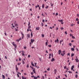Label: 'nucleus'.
<instances>
[{
    "mask_svg": "<svg viewBox=\"0 0 79 79\" xmlns=\"http://www.w3.org/2000/svg\"><path fill=\"white\" fill-rule=\"evenodd\" d=\"M12 44H13V45H14V46L15 47V48H16V47H17L16 45L15 44V42H13L12 43Z\"/></svg>",
    "mask_w": 79,
    "mask_h": 79,
    "instance_id": "obj_1",
    "label": "nucleus"
},
{
    "mask_svg": "<svg viewBox=\"0 0 79 79\" xmlns=\"http://www.w3.org/2000/svg\"><path fill=\"white\" fill-rule=\"evenodd\" d=\"M21 52L22 53V54L23 56H24V51H21Z\"/></svg>",
    "mask_w": 79,
    "mask_h": 79,
    "instance_id": "obj_2",
    "label": "nucleus"
},
{
    "mask_svg": "<svg viewBox=\"0 0 79 79\" xmlns=\"http://www.w3.org/2000/svg\"><path fill=\"white\" fill-rule=\"evenodd\" d=\"M55 61V59H54L53 57H52L51 60V61H52V62H53V61Z\"/></svg>",
    "mask_w": 79,
    "mask_h": 79,
    "instance_id": "obj_3",
    "label": "nucleus"
},
{
    "mask_svg": "<svg viewBox=\"0 0 79 79\" xmlns=\"http://www.w3.org/2000/svg\"><path fill=\"white\" fill-rule=\"evenodd\" d=\"M75 60L77 63H78L79 61V60L78 59H76Z\"/></svg>",
    "mask_w": 79,
    "mask_h": 79,
    "instance_id": "obj_4",
    "label": "nucleus"
},
{
    "mask_svg": "<svg viewBox=\"0 0 79 79\" xmlns=\"http://www.w3.org/2000/svg\"><path fill=\"white\" fill-rule=\"evenodd\" d=\"M74 65H73L71 67V69L72 70H73L74 69Z\"/></svg>",
    "mask_w": 79,
    "mask_h": 79,
    "instance_id": "obj_5",
    "label": "nucleus"
},
{
    "mask_svg": "<svg viewBox=\"0 0 79 79\" xmlns=\"http://www.w3.org/2000/svg\"><path fill=\"white\" fill-rule=\"evenodd\" d=\"M61 53V50H59V52H58L59 55H60Z\"/></svg>",
    "mask_w": 79,
    "mask_h": 79,
    "instance_id": "obj_6",
    "label": "nucleus"
},
{
    "mask_svg": "<svg viewBox=\"0 0 79 79\" xmlns=\"http://www.w3.org/2000/svg\"><path fill=\"white\" fill-rule=\"evenodd\" d=\"M34 41H35V40H32V39H31V42L32 43H33V42H34Z\"/></svg>",
    "mask_w": 79,
    "mask_h": 79,
    "instance_id": "obj_7",
    "label": "nucleus"
},
{
    "mask_svg": "<svg viewBox=\"0 0 79 79\" xmlns=\"http://www.w3.org/2000/svg\"><path fill=\"white\" fill-rule=\"evenodd\" d=\"M21 34L22 35V39H23V38H24V34L23 33H22V32H21Z\"/></svg>",
    "mask_w": 79,
    "mask_h": 79,
    "instance_id": "obj_8",
    "label": "nucleus"
},
{
    "mask_svg": "<svg viewBox=\"0 0 79 79\" xmlns=\"http://www.w3.org/2000/svg\"><path fill=\"white\" fill-rule=\"evenodd\" d=\"M16 71H17L18 70V68L17 67V65H15Z\"/></svg>",
    "mask_w": 79,
    "mask_h": 79,
    "instance_id": "obj_9",
    "label": "nucleus"
},
{
    "mask_svg": "<svg viewBox=\"0 0 79 79\" xmlns=\"http://www.w3.org/2000/svg\"><path fill=\"white\" fill-rule=\"evenodd\" d=\"M36 30H39L40 29V28L39 27H36Z\"/></svg>",
    "mask_w": 79,
    "mask_h": 79,
    "instance_id": "obj_10",
    "label": "nucleus"
},
{
    "mask_svg": "<svg viewBox=\"0 0 79 79\" xmlns=\"http://www.w3.org/2000/svg\"><path fill=\"white\" fill-rule=\"evenodd\" d=\"M58 21H59V22H63V19H61V20H58Z\"/></svg>",
    "mask_w": 79,
    "mask_h": 79,
    "instance_id": "obj_11",
    "label": "nucleus"
},
{
    "mask_svg": "<svg viewBox=\"0 0 79 79\" xmlns=\"http://www.w3.org/2000/svg\"><path fill=\"white\" fill-rule=\"evenodd\" d=\"M27 37H28V38H30V35H29V34H28L27 35Z\"/></svg>",
    "mask_w": 79,
    "mask_h": 79,
    "instance_id": "obj_12",
    "label": "nucleus"
},
{
    "mask_svg": "<svg viewBox=\"0 0 79 79\" xmlns=\"http://www.w3.org/2000/svg\"><path fill=\"white\" fill-rule=\"evenodd\" d=\"M54 71L55 72V73L56 74V72H57V70L56 69H54Z\"/></svg>",
    "mask_w": 79,
    "mask_h": 79,
    "instance_id": "obj_13",
    "label": "nucleus"
},
{
    "mask_svg": "<svg viewBox=\"0 0 79 79\" xmlns=\"http://www.w3.org/2000/svg\"><path fill=\"white\" fill-rule=\"evenodd\" d=\"M35 69L34 68V69H33V71L34 72V73H35Z\"/></svg>",
    "mask_w": 79,
    "mask_h": 79,
    "instance_id": "obj_14",
    "label": "nucleus"
},
{
    "mask_svg": "<svg viewBox=\"0 0 79 79\" xmlns=\"http://www.w3.org/2000/svg\"><path fill=\"white\" fill-rule=\"evenodd\" d=\"M71 50L72 51H74V48H71Z\"/></svg>",
    "mask_w": 79,
    "mask_h": 79,
    "instance_id": "obj_15",
    "label": "nucleus"
},
{
    "mask_svg": "<svg viewBox=\"0 0 79 79\" xmlns=\"http://www.w3.org/2000/svg\"><path fill=\"white\" fill-rule=\"evenodd\" d=\"M22 79H26V77H24L23 76H22Z\"/></svg>",
    "mask_w": 79,
    "mask_h": 79,
    "instance_id": "obj_16",
    "label": "nucleus"
},
{
    "mask_svg": "<svg viewBox=\"0 0 79 79\" xmlns=\"http://www.w3.org/2000/svg\"><path fill=\"white\" fill-rule=\"evenodd\" d=\"M45 6V5H44V4H43V5H42V8H44V6Z\"/></svg>",
    "mask_w": 79,
    "mask_h": 79,
    "instance_id": "obj_17",
    "label": "nucleus"
},
{
    "mask_svg": "<svg viewBox=\"0 0 79 79\" xmlns=\"http://www.w3.org/2000/svg\"><path fill=\"white\" fill-rule=\"evenodd\" d=\"M20 38H19V40H16V41H17V42H19V41H20Z\"/></svg>",
    "mask_w": 79,
    "mask_h": 79,
    "instance_id": "obj_18",
    "label": "nucleus"
},
{
    "mask_svg": "<svg viewBox=\"0 0 79 79\" xmlns=\"http://www.w3.org/2000/svg\"><path fill=\"white\" fill-rule=\"evenodd\" d=\"M31 65H32L33 66H35L34 64L32 63V62H31Z\"/></svg>",
    "mask_w": 79,
    "mask_h": 79,
    "instance_id": "obj_19",
    "label": "nucleus"
},
{
    "mask_svg": "<svg viewBox=\"0 0 79 79\" xmlns=\"http://www.w3.org/2000/svg\"><path fill=\"white\" fill-rule=\"evenodd\" d=\"M31 26H28V29H31Z\"/></svg>",
    "mask_w": 79,
    "mask_h": 79,
    "instance_id": "obj_20",
    "label": "nucleus"
},
{
    "mask_svg": "<svg viewBox=\"0 0 79 79\" xmlns=\"http://www.w3.org/2000/svg\"><path fill=\"white\" fill-rule=\"evenodd\" d=\"M76 21H79V19H78V18H77Z\"/></svg>",
    "mask_w": 79,
    "mask_h": 79,
    "instance_id": "obj_21",
    "label": "nucleus"
},
{
    "mask_svg": "<svg viewBox=\"0 0 79 79\" xmlns=\"http://www.w3.org/2000/svg\"><path fill=\"white\" fill-rule=\"evenodd\" d=\"M57 44H58V42H59V40L58 39H57Z\"/></svg>",
    "mask_w": 79,
    "mask_h": 79,
    "instance_id": "obj_22",
    "label": "nucleus"
},
{
    "mask_svg": "<svg viewBox=\"0 0 79 79\" xmlns=\"http://www.w3.org/2000/svg\"><path fill=\"white\" fill-rule=\"evenodd\" d=\"M31 37H32V36H33V35L32 34V32L31 33Z\"/></svg>",
    "mask_w": 79,
    "mask_h": 79,
    "instance_id": "obj_23",
    "label": "nucleus"
},
{
    "mask_svg": "<svg viewBox=\"0 0 79 79\" xmlns=\"http://www.w3.org/2000/svg\"><path fill=\"white\" fill-rule=\"evenodd\" d=\"M31 23H30V22H29L28 24V26H30V24Z\"/></svg>",
    "mask_w": 79,
    "mask_h": 79,
    "instance_id": "obj_24",
    "label": "nucleus"
},
{
    "mask_svg": "<svg viewBox=\"0 0 79 79\" xmlns=\"http://www.w3.org/2000/svg\"><path fill=\"white\" fill-rule=\"evenodd\" d=\"M11 26H12V27H15V26H13V23H12V24H11Z\"/></svg>",
    "mask_w": 79,
    "mask_h": 79,
    "instance_id": "obj_25",
    "label": "nucleus"
},
{
    "mask_svg": "<svg viewBox=\"0 0 79 79\" xmlns=\"http://www.w3.org/2000/svg\"><path fill=\"white\" fill-rule=\"evenodd\" d=\"M2 77H3V79H5V75H2Z\"/></svg>",
    "mask_w": 79,
    "mask_h": 79,
    "instance_id": "obj_26",
    "label": "nucleus"
},
{
    "mask_svg": "<svg viewBox=\"0 0 79 79\" xmlns=\"http://www.w3.org/2000/svg\"><path fill=\"white\" fill-rule=\"evenodd\" d=\"M74 54H71V56H72V57H73V56H74Z\"/></svg>",
    "mask_w": 79,
    "mask_h": 79,
    "instance_id": "obj_27",
    "label": "nucleus"
},
{
    "mask_svg": "<svg viewBox=\"0 0 79 79\" xmlns=\"http://www.w3.org/2000/svg\"><path fill=\"white\" fill-rule=\"evenodd\" d=\"M46 45L47 46L48 45V42H46Z\"/></svg>",
    "mask_w": 79,
    "mask_h": 79,
    "instance_id": "obj_28",
    "label": "nucleus"
},
{
    "mask_svg": "<svg viewBox=\"0 0 79 79\" xmlns=\"http://www.w3.org/2000/svg\"><path fill=\"white\" fill-rule=\"evenodd\" d=\"M63 54L64 55H65V51H63Z\"/></svg>",
    "mask_w": 79,
    "mask_h": 79,
    "instance_id": "obj_29",
    "label": "nucleus"
},
{
    "mask_svg": "<svg viewBox=\"0 0 79 79\" xmlns=\"http://www.w3.org/2000/svg\"><path fill=\"white\" fill-rule=\"evenodd\" d=\"M60 29L61 30H62L63 29H64V28H63V27H60Z\"/></svg>",
    "mask_w": 79,
    "mask_h": 79,
    "instance_id": "obj_30",
    "label": "nucleus"
},
{
    "mask_svg": "<svg viewBox=\"0 0 79 79\" xmlns=\"http://www.w3.org/2000/svg\"><path fill=\"white\" fill-rule=\"evenodd\" d=\"M68 72L69 73H70V74H72V72L70 71H68Z\"/></svg>",
    "mask_w": 79,
    "mask_h": 79,
    "instance_id": "obj_31",
    "label": "nucleus"
},
{
    "mask_svg": "<svg viewBox=\"0 0 79 79\" xmlns=\"http://www.w3.org/2000/svg\"><path fill=\"white\" fill-rule=\"evenodd\" d=\"M34 79H37V77H34Z\"/></svg>",
    "mask_w": 79,
    "mask_h": 79,
    "instance_id": "obj_32",
    "label": "nucleus"
},
{
    "mask_svg": "<svg viewBox=\"0 0 79 79\" xmlns=\"http://www.w3.org/2000/svg\"><path fill=\"white\" fill-rule=\"evenodd\" d=\"M61 55L63 56H64V54H63L62 53H61Z\"/></svg>",
    "mask_w": 79,
    "mask_h": 79,
    "instance_id": "obj_33",
    "label": "nucleus"
},
{
    "mask_svg": "<svg viewBox=\"0 0 79 79\" xmlns=\"http://www.w3.org/2000/svg\"><path fill=\"white\" fill-rule=\"evenodd\" d=\"M31 75H33V74H34V73L33 72H31Z\"/></svg>",
    "mask_w": 79,
    "mask_h": 79,
    "instance_id": "obj_34",
    "label": "nucleus"
},
{
    "mask_svg": "<svg viewBox=\"0 0 79 79\" xmlns=\"http://www.w3.org/2000/svg\"><path fill=\"white\" fill-rule=\"evenodd\" d=\"M69 45L70 46H71V45H72V44L71 43H69Z\"/></svg>",
    "mask_w": 79,
    "mask_h": 79,
    "instance_id": "obj_35",
    "label": "nucleus"
},
{
    "mask_svg": "<svg viewBox=\"0 0 79 79\" xmlns=\"http://www.w3.org/2000/svg\"><path fill=\"white\" fill-rule=\"evenodd\" d=\"M30 57H31V55H28V58H30Z\"/></svg>",
    "mask_w": 79,
    "mask_h": 79,
    "instance_id": "obj_36",
    "label": "nucleus"
},
{
    "mask_svg": "<svg viewBox=\"0 0 79 79\" xmlns=\"http://www.w3.org/2000/svg\"><path fill=\"white\" fill-rule=\"evenodd\" d=\"M72 39H75V37L74 36H72Z\"/></svg>",
    "mask_w": 79,
    "mask_h": 79,
    "instance_id": "obj_37",
    "label": "nucleus"
},
{
    "mask_svg": "<svg viewBox=\"0 0 79 79\" xmlns=\"http://www.w3.org/2000/svg\"><path fill=\"white\" fill-rule=\"evenodd\" d=\"M52 58H53V53L52 54Z\"/></svg>",
    "mask_w": 79,
    "mask_h": 79,
    "instance_id": "obj_38",
    "label": "nucleus"
},
{
    "mask_svg": "<svg viewBox=\"0 0 79 79\" xmlns=\"http://www.w3.org/2000/svg\"><path fill=\"white\" fill-rule=\"evenodd\" d=\"M78 77V76H77V75L76 74V75H75V77L76 78H77Z\"/></svg>",
    "mask_w": 79,
    "mask_h": 79,
    "instance_id": "obj_39",
    "label": "nucleus"
},
{
    "mask_svg": "<svg viewBox=\"0 0 79 79\" xmlns=\"http://www.w3.org/2000/svg\"><path fill=\"white\" fill-rule=\"evenodd\" d=\"M48 8V6H47L45 8L47 9Z\"/></svg>",
    "mask_w": 79,
    "mask_h": 79,
    "instance_id": "obj_40",
    "label": "nucleus"
},
{
    "mask_svg": "<svg viewBox=\"0 0 79 79\" xmlns=\"http://www.w3.org/2000/svg\"><path fill=\"white\" fill-rule=\"evenodd\" d=\"M41 26H44V23H41Z\"/></svg>",
    "mask_w": 79,
    "mask_h": 79,
    "instance_id": "obj_41",
    "label": "nucleus"
},
{
    "mask_svg": "<svg viewBox=\"0 0 79 79\" xmlns=\"http://www.w3.org/2000/svg\"><path fill=\"white\" fill-rule=\"evenodd\" d=\"M27 67L28 68H29V64H28L27 65Z\"/></svg>",
    "mask_w": 79,
    "mask_h": 79,
    "instance_id": "obj_42",
    "label": "nucleus"
},
{
    "mask_svg": "<svg viewBox=\"0 0 79 79\" xmlns=\"http://www.w3.org/2000/svg\"><path fill=\"white\" fill-rule=\"evenodd\" d=\"M40 61H42V58H40Z\"/></svg>",
    "mask_w": 79,
    "mask_h": 79,
    "instance_id": "obj_43",
    "label": "nucleus"
},
{
    "mask_svg": "<svg viewBox=\"0 0 79 79\" xmlns=\"http://www.w3.org/2000/svg\"><path fill=\"white\" fill-rule=\"evenodd\" d=\"M48 47H52V46L51 45H48Z\"/></svg>",
    "mask_w": 79,
    "mask_h": 79,
    "instance_id": "obj_44",
    "label": "nucleus"
},
{
    "mask_svg": "<svg viewBox=\"0 0 79 79\" xmlns=\"http://www.w3.org/2000/svg\"><path fill=\"white\" fill-rule=\"evenodd\" d=\"M48 71H50V68H48V69H47Z\"/></svg>",
    "mask_w": 79,
    "mask_h": 79,
    "instance_id": "obj_45",
    "label": "nucleus"
},
{
    "mask_svg": "<svg viewBox=\"0 0 79 79\" xmlns=\"http://www.w3.org/2000/svg\"><path fill=\"white\" fill-rule=\"evenodd\" d=\"M58 15V13H56V16H57V15Z\"/></svg>",
    "mask_w": 79,
    "mask_h": 79,
    "instance_id": "obj_46",
    "label": "nucleus"
},
{
    "mask_svg": "<svg viewBox=\"0 0 79 79\" xmlns=\"http://www.w3.org/2000/svg\"><path fill=\"white\" fill-rule=\"evenodd\" d=\"M67 55H69V56H70V53H68L67 54Z\"/></svg>",
    "mask_w": 79,
    "mask_h": 79,
    "instance_id": "obj_47",
    "label": "nucleus"
},
{
    "mask_svg": "<svg viewBox=\"0 0 79 79\" xmlns=\"http://www.w3.org/2000/svg\"><path fill=\"white\" fill-rule=\"evenodd\" d=\"M42 21H43V23H45V20H44V19Z\"/></svg>",
    "mask_w": 79,
    "mask_h": 79,
    "instance_id": "obj_48",
    "label": "nucleus"
},
{
    "mask_svg": "<svg viewBox=\"0 0 79 79\" xmlns=\"http://www.w3.org/2000/svg\"><path fill=\"white\" fill-rule=\"evenodd\" d=\"M23 64H25V62H24V61H23Z\"/></svg>",
    "mask_w": 79,
    "mask_h": 79,
    "instance_id": "obj_49",
    "label": "nucleus"
},
{
    "mask_svg": "<svg viewBox=\"0 0 79 79\" xmlns=\"http://www.w3.org/2000/svg\"><path fill=\"white\" fill-rule=\"evenodd\" d=\"M42 37H44V35H42Z\"/></svg>",
    "mask_w": 79,
    "mask_h": 79,
    "instance_id": "obj_50",
    "label": "nucleus"
},
{
    "mask_svg": "<svg viewBox=\"0 0 79 79\" xmlns=\"http://www.w3.org/2000/svg\"><path fill=\"white\" fill-rule=\"evenodd\" d=\"M70 36H73V35H72V34H70Z\"/></svg>",
    "mask_w": 79,
    "mask_h": 79,
    "instance_id": "obj_51",
    "label": "nucleus"
},
{
    "mask_svg": "<svg viewBox=\"0 0 79 79\" xmlns=\"http://www.w3.org/2000/svg\"><path fill=\"white\" fill-rule=\"evenodd\" d=\"M17 76L18 77H19V74H18V73H17Z\"/></svg>",
    "mask_w": 79,
    "mask_h": 79,
    "instance_id": "obj_52",
    "label": "nucleus"
},
{
    "mask_svg": "<svg viewBox=\"0 0 79 79\" xmlns=\"http://www.w3.org/2000/svg\"><path fill=\"white\" fill-rule=\"evenodd\" d=\"M52 56V54L51 53L49 54V56Z\"/></svg>",
    "mask_w": 79,
    "mask_h": 79,
    "instance_id": "obj_53",
    "label": "nucleus"
},
{
    "mask_svg": "<svg viewBox=\"0 0 79 79\" xmlns=\"http://www.w3.org/2000/svg\"><path fill=\"white\" fill-rule=\"evenodd\" d=\"M49 28H50V29H53V27H49Z\"/></svg>",
    "mask_w": 79,
    "mask_h": 79,
    "instance_id": "obj_54",
    "label": "nucleus"
},
{
    "mask_svg": "<svg viewBox=\"0 0 79 79\" xmlns=\"http://www.w3.org/2000/svg\"><path fill=\"white\" fill-rule=\"evenodd\" d=\"M55 43H56V42H57V40H55Z\"/></svg>",
    "mask_w": 79,
    "mask_h": 79,
    "instance_id": "obj_55",
    "label": "nucleus"
},
{
    "mask_svg": "<svg viewBox=\"0 0 79 79\" xmlns=\"http://www.w3.org/2000/svg\"><path fill=\"white\" fill-rule=\"evenodd\" d=\"M46 52L47 53H48V51H47V50H46Z\"/></svg>",
    "mask_w": 79,
    "mask_h": 79,
    "instance_id": "obj_56",
    "label": "nucleus"
},
{
    "mask_svg": "<svg viewBox=\"0 0 79 79\" xmlns=\"http://www.w3.org/2000/svg\"><path fill=\"white\" fill-rule=\"evenodd\" d=\"M24 49H26V47H24Z\"/></svg>",
    "mask_w": 79,
    "mask_h": 79,
    "instance_id": "obj_57",
    "label": "nucleus"
},
{
    "mask_svg": "<svg viewBox=\"0 0 79 79\" xmlns=\"http://www.w3.org/2000/svg\"><path fill=\"white\" fill-rule=\"evenodd\" d=\"M65 34L67 35V31H65Z\"/></svg>",
    "mask_w": 79,
    "mask_h": 79,
    "instance_id": "obj_58",
    "label": "nucleus"
},
{
    "mask_svg": "<svg viewBox=\"0 0 79 79\" xmlns=\"http://www.w3.org/2000/svg\"><path fill=\"white\" fill-rule=\"evenodd\" d=\"M73 48H76V46L73 45Z\"/></svg>",
    "mask_w": 79,
    "mask_h": 79,
    "instance_id": "obj_59",
    "label": "nucleus"
},
{
    "mask_svg": "<svg viewBox=\"0 0 79 79\" xmlns=\"http://www.w3.org/2000/svg\"><path fill=\"white\" fill-rule=\"evenodd\" d=\"M64 69H66V66H64Z\"/></svg>",
    "mask_w": 79,
    "mask_h": 79,
    "instance_id": "obj_60",
    "label": "nucleus"
},
{
    "mask_svg": "<svg viewBox=\"0 0 79 79\" xmlns=\"http://www.w3.org/2000/svg\"><path fill=\"white\" fill-rule=\"evenodd\" d=\"M31 68L32 69H33V70L34 69V68L32 67Z\"/></svg>",
    "mask_w": 79,
    "mask_h": 79,
    "instance_id": "obj_61",
    "label": "nucleus"
},
{
    "mask_svg": "<svg viewBox=\"0 0 79 79\" xmlns=\"http://www.w3.org/2000/svg\"><path fill=\"white\" fill-rule=\"evenodd\" d=\"M71 26H73V23H72V24H71Z\"/></svg>",
    "mask_w": 79,
    "mask_h": 79,
    "instance_id": "obj_62",
    "label": "nucleus"
},
{
    "mask_svg": "<svg viewBox=\"0 0 79 79\" xmlns=\"http://www.w3.org/2000/svg\"><path fill=\"white\" fill-rule=\"evenodd\" d=\"M77 24H79V21H78V22H77Z\"/></svg>",
    "mask_w": 79,
    "mask_h": 79,
    "instance_id": "obj_63",
    "label": "nucleus"
},
{
    "mask_svg": "<svg viewBox=\"0 0 79 79\" xmlns=\"http://www.w3.org/2000/svg\"><path fill=\"white\" fill-rule=\"evenodd\" d=\"M37 5V7H40L39 5Z\"/></svg>",
    "mask_w": 79,
    "mask_h": 79,
    "instance_id": "obj_64",
    "label": "nucleus"
}]
</instances>
